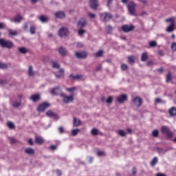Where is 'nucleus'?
<instances>
[{
  "instance_id": "nucleus-1",
  "label": "nucleus",
  "mask_w": 176,
  "mask_h": 176,
  "mask_svg": "<svg viewBox=\"0 0 176 176\" xmlns=\"http://www.w3.org/2000/svg\"><path fill=\"white\" fill-rule=\"evenodd\" d=\"M166 22L170 23V25L166 28V32H173L174 31V24H175V19L174 18H169L166 19Z\"/></svg>"
},
{
  "instance_id": "nucleus-2",
  "label": "nucleus",
  "mask_w": 176,
  "mask_h": 176,
  "mask_svg": "<svg viewBox=\"0 0 176 176\" xmlns=\"http://www.w3.org/2000/svg\"><path fill=\"white\" fill-rule=\"evenodd\" d=\"M161 131L164 134H166V137H168V138H171V137H173V135H174V133H173V132L170 131V128H168V126H162Z\"/></svg>"
},
{
  "instance_id": "nucleus-3",
  "label": "nucleus",
  "mask_w": 176,
  "mask_h": 176,
  "mask_svg": "<svg viewBox=\"0 0 176 176\" xmlns=\"http://www.w3.org/2000/svg\"><path fill=\"white\" fill-rule=\"evenodd\" d=\"M0 45L2 46V47H7L8 49H10V47L13 46V43L10 41H6L3 38H1Z\"/></svg>"
},
{
  "instance_id": "nucleus-4",
  "label": "nucleus",
  "mask_w": 176,
  "mask_h": 176,
  "mask_svg": "<svg viewBox=\"0 0 176 176\" xmlns=\"http://www.w3.org/2000/svg\"><path fill=\"white\" fill-rule=\"evenodd\" d=\"M100 19L102 21H109L112 19V14L108 12H104L100 14Z\"/></svg>"
},
{
  "instance_id": "nucleus-5",
  "label": "nucleus",
  "mask_w": 176,
  "mask_h": 176,
  "mask_svg": "<svg viewBox=\"0 0 176 176\" xmlns=\"http://www.w3.org/2000/svg\"><path fill=\"white\" fill-rule=\"evenodd\" d=\"M127 6L129 13L132 14V16H134L135 13V3H134L133 1H131L129 3Z\"/></svg>"
},
{
  "instance_id": "nucleus-6",
  "label": "nucleus",
  "mask_w": 176,
  "mask_h": 176,
  "mask_svg": "<svg viewBox=\"0 0 176 176\" xmlns=\"http://www.w3.org/2000/svg\"><path fill=\"white\" fill-rule=\"evenodd\" d=\"M58 35L60 38H64L68 35V29L67 28H62L58 31Z\"/></svg>"
},
{
  "instance_id": "nucleus-7",
  "label": "nucleus",
  "mask_w": 176,
  "mask_h": 176,
  "mask_svg": "<svg viewBox=\"0 0 176 176\" xmlns=\"http://www.w3.org/2000/svg\"><path fill=\"white\" fill-rule=\"evenodd\" d=\"M48 107H50V104H49L47 102H43L38 106V111L43 112V111H45V109H47Z\"/></svg>"
},
{
  "instance_id": "nucleus-8",
  "label": "nucleus",
  "mask_w": 176,
  "mask_h": 176,
  "mask_svg": "<svg viewBox=\"0 0 176 176\" xmlns=\"http://www.w3.org/2000/svg\"><path fill=\"white\" fill-rule=\"evenodd\" d=\"M62 97H63V102H65V104H68V102H72L74 101V96H67L65 94H62Z\"/></svg>"
},
{
  "instance_id": "nucleus-9",
  "label": "nucleus",
  "mask_w": 176,
  "mask_h": 176,
  "mask_svg": "<svg viewBox=\"0 0 176 176\" xmlns=\"http://www.w3.org/2000/svg\"><path fill=\"white\" fill-rule=\"evenodd\" d=\"M89 6L94 10H96L98 8V0H90Z\"/></svg>"
},
{
  "instance_id": "nucleus-10",
  "label": "nucleus",
  "mask_w": 176,
  "mask_h": 176,
  "mask_svg": "<svg viewBox=\"0 0 176 176\" xmlns=\"http://www.w3.org/2000/svg\"><path fill=\"white\" fill-rule=\"evenodd\" d=\"M122 30L124 32H130V31H133V30H134V26H133V25H124L122 27Z\"/></svg>"
},
{
  "instance_id": "nucleus-11",
  "label": "nucleus",
  "mask_w": 176,
  "mask_h": 176,
  "mask_svg": "<svg viewBox=\"0 0 176 176\" xmlns=\"http://www.w3.org/2000/svg\"><path fill=\"white\" fill-rule=\"evenodd\" d=\"M133 102L137 107H141V104H142V99H141L140 97H136L133 100Z\"/></svg>"
},
{
  "instance_id": "nucleus-12",
  "label": "nucleus",
  "mask_w": 176,
  "mask_h": 176,
  "mask_svg": "<svg viewBox=\"0 0 176 176\" xmlns=\"http://www.w3.org/2000/svg\"><path fill=\"white\" fill-rule=\"evenodd\" d=\"M76 56L78 58H85L87 57V53L86 52H76Z\"/></svg>"
},
{
  "instance_id": "nucleus-13",
  "label": "nucleus",
  "mask_w": 176,
  "mask_h": 176,
  "mask_svg": "<svg viewBox=\"0 0 176 176\" xmlns=\"http://www.w3.org/2000/svg\"><path fill=\"white\" fill-rule=\"evenodd\" d=\"M126 100L127 96L124 94H122L117 98V101L120 103L124 102V101H126Z\"/></svg>"
},
{
  "instance_id": "nucleus-14",
  "label": "nucleus",
  "mask_w": 176,
  "mask_h": 176,
  "mask_svg": "<svg viewBox=\"0 0 176 176\" xmlns=\"http://www.w3.org/2000/svg\"><path fill=\"white\" fill-rule=\"evenodd\" d=\"M20 105H21V96H19V98L13 103V107L15 108L20 107Z\"/></svg>"
},
{
  "instance_id": "nucleus-15",
  "label": "nucleus",
  "mask_w": 176,
  "mask_h": 176,
  "mask_svg": "<svg viewBox=\"0 0 176 176\" xmlns=\"http://www.w3.org/2000/svg\"><path fill=\"white\" fill-rule=\"evenodd\" d=\"M77 25L78 27H80V28H82V27H85L86 25V19L85 18L80 19Z\"/></svg>"
},
{
  "instance_id": "nucleus-16",
  "label": "nucleus",
  "mask_w": 176,
  "mask_h": 176,
  "mask_svg": "<svg viewBox=\"0 0 176 176\" xmlns=\"http://www.w3.org/2000/svg\"><path fill=\"white\" fill-rule=\"evenodd\" d=\"M23 20V16L21 15L18 14L16 15L14 19H12L11 21H14V23H20Z\"/></svg>"
},
{
  "instance_id": "nucleus-17",
  "label": "nucleus",
  "mask_w": 176,
  "mask_h": 176,
  "mask_svg": "<svg viewBox=\"0 0 176 176\" xmlns=\"http://www.w3.org/2000/svg\"><path fill=\"white\" fill-rule=\"evenodd\" d=\"M55 16L58 19H64V17H65V13H64V12L59 11L55 14Z\"/></svg>"
},
{
  "instance_id": "nucleus-18",
  "label": "nucleus",
  "mask_w": 176,
  "mask_h": 176,
  "mask_svg": "<svg viewBox=\"0 0 176 176\" xmlns=\"http://www.w3.org/2000/svg\"><path fill=\"white\" fill-rule=\"evenodd\" d=\"M56 78H63L64 77V69H60L58 72L55 73Z\"/></svg>"
},
{
  "instance_id": "nucleus-19",
  "label": "nucleus",
  "mask_w": 176,
  "mask_h": 176,
  "mask_svg": "<svg viewBox=\"0 0 176 176\" xmlns=\"http://www.w3.org/2000/svg\"><path fill=\"white\" fill-rule=\"evenodd\" d=\"M51 93L52 94L57 96L58 94H60V93H61V89H60V87H56L52 90Z\"/></svg>"
},
{
  "instance_id": "nucleus-20",
  "label": "nucleus",
  "mask_w": 176,
  "mask_h": 176,
  "mask_svg": "<svg viewBox=\"0 0 176 176\" xmlns=\"http://www.w3.org/2000/svg\"><path fill=\"white\" fill-rule=\"evenodd\" d=\"M58 52H59L60 54H61V56H67V54L68 53L67 52V50L65 48H63V47H60L58 49Z\"/></svg>"
},
{
  "instance_id": "nucleus-21",
  "label": "nucleus",
  "mask_w": 176,
  "mask_h": 176,
  "mask_svg": "<svg viewBox=\"0 0 176 176\" xmlns=\"http://www.w3.org/2000/svg\"><path fill=\"white\" fill-rule=\"evenodd\" d=\"M39 98H41V95H39V94H34L30 97V100H32V101H34V102L36 101H38V100H39Z\"/></svg>"
},
{
  "instance_id": "nucleus-22",
  "label": "nucleus",
  "mask_w": 176,
  "mask_h": 176,
  "mask_svg": "<svg viewBox=\"0 0 176 176\" xmlns=\"http://www.w3.org/2000/svg\"><path fill=\"white\" fill-rule=\"evenodd\" d=\"M169 115L170 116H176V108L175 107H172L169 109L168 111Z\"/></svg>"
},
{
  "instance_id": "nucleus-23",
  "label": "nucleus",
  "mask_w": 176,
  "mask_h": 176,
  "mask_svg": "<svg viewBox=\"0 0 176 176\" xmlns=\"http://www.w3.org/2000/svg\"><path fill=\"white\" fill-rule=\"evenodd\" d=\"M35 141H36V143L38 144L39 145H41V144H43V138L42 137H40V136L36 137Z\"/></svg>"
},
{
  "instance_id": "nucleus-24",
  "label": "nucleus",
  "mask_w": 176,
  "mask_h": 176,
  "mask_svg": "<svg viewBox=\"0 0 176 176\" xmlns=\"http://www.w3.org/2000/svg\"><path fill=\"white\" fill-rule=\"evenodd\" d=\"M135 60V58H134V56H129L128 57V62L131 65H133V64H134Z\"/></svg>"
},
{
  "instance_id": "nucleus-25",
  "label": "nucleus",
  "mask_w": 176,
  "mask_h": 176,
  "mask_svg": "<svg viewBox=\"0 0 176 176\" xmlns=\"http://www.w3.org/2000/svg\"><path fill=\"white\" fill-rule=\"evenodd\" d=\"M141 60L142 61H146L148 60V54L146 52L142 54Z\"/></svg>"
},
{
  "instance_id": "nucleus-26",
  "label": "nucleus",
  "mask_w": 176,
  "mask_h": 176,
  "mask_svg": "<svg viewBox=\"0 0 176 176\" xmlns=\"http://www.w3.org/2000/svg\"><path fill=\"white\" fill-rule=\"evenodd\" d=\"M47 116H49V118H56V114H54V113H53V111H48L46 113Z\"/></svg>"
},
{
  "instance_id": "nucleus-27",
  "label": "nucleus",
  "mask_w": 176,
  "mask_h": 176,
  "mask_svg": "<svg viewBox=\"0 0 176 176\" xmlns=\"http://www.w3.org/2000/svg\"><path fill=\"white\" fill-rule=\"evenodd\" d=\"M25 152L26 153H28V155H34V149L31 148H28L25 149Z\"/></svg>"
},
{
  "instance_id": "nucleus-28",
  "label": "nucleus",
  "mask_w": 176,
  "mask_h": 176,
  "mask_svg": "<svg viewBox=\"0 0 176 176\" xmlns=\"http://www.w3.org/2000/svg\"><path fill=\"white\" fill-rule=\"evenodd\" d=\"M19 53H22V54H25L27 53V48L25 47H20L19 48Z\"/></svg>"
},
{
  "instance_id": "nucleus-29",
  "label": "nucleus",
  "mask_w": 176,
  "mask_h": 176,
  "mask_svg": "<svg viewBox=\"0 0 176 176\" xmlns=\"http://www.w3.org/2000/svg\"><path fill=\"white\" fill-rule=\"evenodd\" d=\"M39 20L42 21V23H46L47 21L48 18L42 15L39 17Z\"/></svg>"
},
{
  "instance_id": "nucleus-30",
  "label": "nucleus",
  "mask_w": 176,
  "mask_h": 176,
  "mask_svg": "<svg viewBox=\"0 0 176 176\" xmlns=\"http://www.w3.org/2000/svg\"><path fill=\"white\" fill-rule=\"evenodd\" d=\"M80 124V120L76 118H74V126H78Z\"/></svg>"
},
{
  "instance_id": "nucleus-31",
  "label": "nucleus",
  "mask_w": 176,
  "mask_h": 176,
  "mask_svg": "<svg viewBox=\"0 0 176 176\" xmlns=\"http://www.w3.org/2000/svg\"><path fill=\"white\" fill-rule=\"evenodd\" d=\"M156 163H157V157L153 159V160L151 162V165L153 167L156 165Z\"/></svg>"
},
{
  "instance_id": "nucleus-32",
  "label": "nucleus",
  "mask_w": 176,
  "mask_h": 176,
  "mask_svg": "<svg viewBox=\"0 0 176 176\" xmlns=\"http://www.w3.org/2000/svg\"><path fill=\"white\" fill-rule=\"evenodd\" d=\"M28 75L29 76H32L34 75V72H32V66L29 67Z\"/></svg>"
},
{
  "instance_id": "nucleus-33",
  "label": "nucleus",
  "mask_w": 176,
  "mask_h": 176,
  "mask_svg": "<svg viewBox=\"0 0 176 176\" xmlns=\"http://www.w3.org/2000/svg\"><path fill=\"white\" fill-rule=\"evenodd\" d=\"M79 131H80V130L79 129H72V135H77L78 133H79Z\"/></svg>"
},
{
  "instance_id": "nucleus-34",
  "label": "nucleus",
  "mask_w": 176,
  "mask_h": 176,
  "mask_svg": "<svg viewBox=\"0 0 176 176\" xmlns=\"http://www.w3.org/2000/svg\"><path fill=\"white\" fill-rule=\"evenodd\" d=\"M97 134H98V129H93L92 130H91V135H97Z\"/></svg>"
},
{
  "instance_id": "nucleus-35",
  "label": "nucleus",
  "mask_w": 176,
  "mask_h": 176,
  "mask_svg": "<svg viewBox=\"0 0 176 176\" xmlns=\"http://www.w3.org/2000/svg\"><path fill=\"white\" fill-rule=\"evenodd\" d=\"M17 31H16V30H9V34L10 35H14V36H16V35H17Z\"/></svg>"
},
{
  "instance_id": "nucleus-36",
  "label": "nucleus",
  "mask_w": 176,
  "mask_h": 176,
  "mask_svg": "<svg viewBox=\"0 0 176 176\" xmlns=\"http://www.w3.org/2000/svg\"><path fill=\"white\" fill-rule=\"evenodd\" d=\"M104 52H102V50L98 51L96 54V57H101V56H102Z\"/></svg>"
},
{
  "instance_id": "nucleus-37",
  "label": "nucleus",
  "mask_w": 176,
  "mask_h": 176,
  "mask_svg": "<svg viewBox=\"0 0 176 176\" xmlns=\"http://www.w3.org/2000/svg\"><path fill=\"white\" fill-rule=\"evenodd\" d=\"M70 78H72V79L78 80V79H80V76L79 75L74 76V74H71Z\"/></svg>"
},
{
  "instance_id": "nucleus-38",
  "label": "nucleus",
  "mask_w": 176,
  "mask_h": 176,
  "mask_svg": "<svg viewBox=\"0 0 176 176\" xmlns=\"http://www.w3.org/2000/svg\"><path fill=\"white\" fill-rule=\"evenodd\" d=\"M118 133L121 135V137H124V135H126V131H124V130H120L118 131Z\"/></svg>"
},
{
  "instance_id": "nucleus-39",
  "label": "nucleus",
  "mask_w": 176,
  "mask_h": 176,
  "mask_svg": "<svg viewBox=\"0 0 176 176\" xmlns=\"http://www.w3.org/2000/svg\"><path fill=\"white\" fill-rule=\"evenodd\" d=\"M8 126L10 129H14V124H13L12 122H8Z\"/></svg>"
},
{
  "instance_id": "nucleus-40",
  "label": "nucleus",
  "mask_w": 176,
  "mask_h": 176,
  "mask_svg": "<svg viewBox=\"0 0 176 176\" xmlns=\"http://www.w3.org/2000/svg\"><path fill=\"white\" fill-rule=\"evenodd\" d=\"M153 137H157L159 135V131L154 130L152 133Z\"/></svg>"
},
{
  "instance_id": "nucleus-41",
  "label": "nucleus",
  "mask_w": 176,
  "mask_h": 176,
  "mask_svg": "<svg viewBox=\"0 0 176 176\" xmlns=\"http://www.w3.org/2000/svg\"><path fill=\"white\" fill-rule=\"evenodd\" d=\"M85 32H86V31H85L82 29L78 30V35H80V36H82Z\"/></svg>"
},
{
  "instance_id": "nucleus-42",
  "label": "nucleus",
  "mask_w": 176,
  "mask_h": 176,
  "mask_svg": "<svg viewBox=\"0 0 176 176\" xmlns=\"http://www.w3.org/2000/svg\"><path fill=\"white\" fill-rule=\"evenodd\" d=\"M0 68H1L2 69H4L5 68H8V65L0 62Z\"/></svg>"
},
{
  "instance_id": "nucleus-43",
  "label": "nucleus",
  "mask_w": 176,
  "mask_h": 176,
  "mask_svg": "<svg viewBox=\"0 0 176 176\" xmlns=\"http://www.w3.org/2000/svg\"><path fill=\"white\" fill-rule=\"evenodd\" d=\"M149 45H150L151 47H155V46H156L157 43H156V41H153L149 43Z\"/></svg>"
},
{
  "instance_id": "nucleus-44",
  "label": "nucleus",
  "mask_w": 176,
  "mask_h": 176,
  "mask_svg": "<svg viewBox=\"0 0 176 176\" xmlns=\"http://www.w3.org/2000/svg\"><path fill=\"white\" fill-rule=\"evenodd\" d=\"M97 155L98 156H105V153L104 151H98Z\"/></svg>"
},
{
  "instance_id": "nucleus-45",
  "label": "nucleus",
  "mask_w": 176,
  "mask_h": 176,
  "mask_svg": "<svg viewBox=\"0 0 176 176\" xmlns=\"http://www.w3.org/2000/svg\"><path fill=\"white\" fill-rule=\"evenodd\" d=\"M171 80V73H168L166 76V82Z\"/></svg>"
},
{
  "instance_id": "nucleus-46",
  "label": "nucleus",
  "mask_w": 176,
  "mask_h": 176,
  "mask_svg": "<svg viewBox=\"0 0 176 176\" xmlns=\"http://www.w3.org/2000/svg\"><path fill=\"white\" fill-rule=\"evenodd\" d=\"M66 90L67 91H69L70 93H72V91H74V90H76V87H74L72 88H67V89H66Z\"/></svg>"
},
{
  "instance_id": "nucleus-47",
  "label": "nucleus",
  "mask_w": 176,
  "mask_h": 176,
  "mask_svg": "<svg viewBox=\"0 0 176 176\" xmlns=\"http://www.w3.org/2000/svg\"><path fill=\"white\" fill-rule=\"evenodd\" d=\"M53 68H60V65L56 62H53Z\"/></svg>"
},
{
  "instance_id": "nucleus-48",
  "label": "nucleus",
  "mask_w": 176,
  "mask_h": 176,
  "mask_svg": "<svg viewBox=\"0 0 176 176\" xmlns=\"http://www.w3.org/2000/svg\"><path fill=\"white\" fill-rule=\"evenodd\" d=\"M171 49L173 52H176V43H172Z\"/></svg>"
},
{
  "instance_id": "nucleus-49",
  "label": "nucleus",
  "mask_w": 176,
  "mask_h": 176,
  "mask_svg": "<svg viewBox=\"0 0 176 176\" xmlns=\"http://www.w3.org/2000/svg\"><path fill=\"white\" fill-rule=\"evenodd\" d=\"M112 96H109L107 99V104H111L112 102Z\"/></svg>"
},
{
  "instance_id": "nucleus-50",
  "label": "nucleus",
  "mask_w": 176,
  "mask_h": 176,
  "mask_svg": "<svg viewBox=\"0 0 176 176\" xmlns=\"http://www.w3.org/2000/svg\"><path fill=\"white\" fill-rule=\"evenodd\" d=\"M30 34H35V28L34 26L30 27Z\"/></svg>"
},
{
  "instance_id": "nucleus-51",
  "label": "nucleus",
  "mask_w": 176,
  "mask_h": 176,
  "mask_svg": "<svg viewBox=\"0 0 176 176\" xmlns=\"http://www.w3.org/2000/svg\"><path fill=\"white\" fill-rule=\"evenodd\" d=\"M121 68H122V71H124V70L127 69V65H126V64H122V65H121Z\"/></svg>"
},
{
  "instance_id": "nucleus-52",
  "label": "nucleus",
  "mask_w": 176,
  "mask_h": 176,
  "mask_svg": "<svg viewBox=\"0 0 176 176\" xmlns=\"http://www.w3.org/2000/svg\"><path fill=\"white\" fill-rule=\"evenodd\" d=\"M50 149H51L52 151H54V149H57V146H56V145H52V146H50Z\"/></svg>"
},
{
  "instance_id": "nucleus-53",
  "label": "nucleus",
  "mask_w": 176,
  "mask_h": 176,
  "mask_svg": "<svg viewBox=\"0 0 176 176\" xmlns=\"http://www.w3.org/2000/svg\"><path fill=\"white\" fill-rule=\"evenodd\" d=\"M89 16L91 19H94V17H96V14L93 13H89Z\"/></svg>"
},
{
  "instance_id": "nucleus-54",
  "label": "nucleus",
  "mask_w": 176,
  "mask_h": 176,
  "mask_svg": "<svg viewBox=\"0 0 176 176\" xmlns=\"http://www.w3.org/2000/svg\"><path fill=\"white\" fill-rule=\"evenodd\" d=\"M28 143L30 144V145H34V142L32 141V139H29Z\"/></svg>"
},
{
  "instance_id": "nucleus-55",
  "label": "nucleus",
  "mask_w": 176,
  "mask_h": 176,
  "mask_svg": "<svg viewBox=\"0 0 176 176\" xmlns=\"http://www.w3.org/2000/svg\"><path fill=\"white\" fill-rule=\"evenodd\" d=\"M10 142L11 144H14V142H16V140L13 138H10Z\"/></svg>"
},
{
  "instance_id": "nucleus-56",
  "label": "nucleus",
  "mask_w": 176,
  "mask_h": 176,
  "mask_svg": "<svg viewBox=\"0 0 176 176\" xmlns=\"http://www.w3.org/2000/svg\"><path fill=\"white\" fill-rule=\"evenodd\" d=\"M56 173L57 175H58V176H60V175H61V170H56Z\"/></svg>"
},
{
  "instance_id": "nucleus-57",
  "label": "nucleus",
  "mask_w": 176,
  "mask_h": 176,
  "mask_svg": "<svg viewBox=\"0 0 176 176\" xmlns=\"http://www.w3.org/2000/svg\"><path fill=\"white\" fill-rule=\"evenodd\" d=\"M111 3H112V0H108L107 1V6L108 7H109Z\"/></svg>"
},
{
  "instance_id": "nucleus-58",
  "label": "nucleus",
  "mask_w": 176,
  "mask_h": 176,
  "mask_svg": "<svg viewBox=\"0 0 176 176\" xmlns=\"http://www.w3.org/2000/svg\"><path fill=\"white\" fill-rule=\"evenodd\" d=\"M82 46H83L82 43H77V47H82Z\"/></svg>"
},
{
  "instance_id": "nucleus-59",
  "label": "nucleus",
  "mask_w": 176,
  "mask_h": 176,
  "mask_svg": "<svg viewBox=\"0 0 176 176\" xmlns=\"http://www.w3.org/2000/svg\"><path fill=\"white\" fill-rule=\"evenodd\" d=\"M160 101H162V100H160V98H157L155 99V102H157V103L160 102Z\"/></svg>"
},
{
  "instance_id": "nucleus-60",
  "label": "nucleus",
  "mask_w": 176,
  "mask_h": 176,
  "mask_svg": "<svg viewBox=\"0 0 176 176\" xmlns=\"http://www.w3.org/2000/svg\"><path fill=\"white\" fill-rule=\"evenodd\" d=\"M133 174H137V168H133Z\"/></svg>"
},
{
  "instance_id": "nucleus-61",
  "label": "nucleus",
  "mask_w": 176,
  "mask_h": 176,
  "mask_svg": "<svg viewBox=\"0 0 176 176\" xmlns=\"http://www.w3.org/2000/svg\"><path fill=\"white\" fill-rule=\"evenodd\" d=\"M64 131V129L63 127H59V132L63 133Z\"/></svg>"
},
{
  "instance_id": "nucleus-62",
  "label": "nucleus",
  "mask_w": 176,
  "mask_h": 176,
  "mask_svg": "<svg viewBox=\"0 0 176 176\" xmlns=\"http://www.w3.org/2000/svg\"><path fill=\"white\" fill-rule=\"evenodd\" d=\"M156 175L157 176H166V175L163 174V173H157Z\"/></svg>"
},
{
  "instance_id": "nucleus-63",
  "label": "nucleus",
  "mask_w": 176,
  "mask_h": 176,
  "mask_svg": "<svg viewBox=\"0 0 176 176\" xmlns=\"http://www.w3.org/2000/svg\"><path fill=\"white\" fill-rule=\"evenodd\" d=\"M107 30H109V31H112V27H111V26H107Z\"/></svg>"
},
{
  "instance_id": "nucleus-64",
  "label": "nucleus",
  "mask_w": 176,
  "mask_h": 176,
  "mask_svg": "<svg viewBox=\"0 0 176 176\" xmlns=\"http://www.w3.org/2000/svg\"><path fill=\"white\" fill-rule=\"evenodd\" d=\"M5 25L3 23H0V28H3Z\"/></svg>"
}]
</instances>
